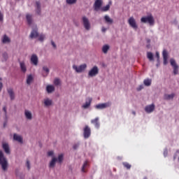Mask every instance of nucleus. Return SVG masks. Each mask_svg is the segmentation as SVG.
<instances>
[{"label": "nucleus", "instance_id": "1", "mask_svg": "<svg viewBox=\"0 0 179 179\" xmlns=\"http://www.w3.org/2000/svg\"><path fill=\"white\" fill-rule=\"evenodd\" d=\"M0 164L1 165V168L3 171L7 170L8 161L6 158L4 157L3 153L1 150H0Z\"/></svg>", "mask_w": 179, "mask_h": 179}, {"label": "nucleus", "instance_id": "2", "mask_svg": "<svg viewBox=\"0 0 179 179\" xmlns=\"http://www.w3.org/2000/svg\"><path fill=\"white\" fill-rule=\"evenodd\" d=\"M143 23H149L150 25L152 26L155 24V20L152 15L148 17H143L141 20Z\"/></svg>", "mask_w": 179, "mask_h": 179}, {"label": "nucleus", "instance_id": "3", "mask_svg": "<svg viewBox=\"0 0 179 179\" xmlns=\"http://www.w3.org/2000/svg\"><path fill=\"white\" fill-rule=\"evenodd\" d=\"M99 73V69L96 66H94L88 73V76L90 78L94 77Z\"/></svg>", "mask_w": 179, "mask_h": 179}, {"label": "nucleus", "instance_id": "4", "mask_svg": "<svg viewBox=\"0 0 179 179\" xmlns=\"http://www.w3.org/2000/svg\"><path fill=\"white\" fill-rule=\"evenodd\" d=\"M83 23L85 29L86 30L89 31L91 28V24H90V22L88 18L86 17L85 16H84L83 17Z\"/></svg>", "mask_w": 179, "mask_h": 179}, {"label": "nucleus", "instance_id": "5", "mask_svg": "<svg viewBox=\"0 0 179 179\" xmlns=\"http://www.w3.org/2000/svg\"><path fill=\"white\" fill-rule=\"evenodd\" d=\"M171 66L173 67V73L174 75H177L178 73V66L176 64V62L175 59H171L170 60Z\"/></svg>", "mask_w": 179, "mask_h": 179}, {"label": "nucleus", "instance_id": "6", "mask_svg": "<svg viewBox=\"0 0 179 179\" xmlns=\"http://www.w3.org/2000/svg\"><path fill=\"white\" fill-rule=\"evenodd\" d=\"M87 68V65L86 64H83V65H80V66H77L76 65H73V69L74 70H76V71L77 73H81L83 72L85 69Z\"/></svg>", "mask_w": 179, "mask_h": 179}, {"label": "nucleus", "instance_id": "7", "mask_svg": "<svg viewBox=\"0 0 179 179\" xmlns=\"http://www.w3.org/2000/svg\"><path fill=\"white\" fill-rule=\"evenodd\" d=\"M83 131H84L83 135L85 138H88L91 135L90 128L87 125H86Z\"/></svg>", "mask_w": 179, "mask_h": 179}, {"label": "nucleus", "instance_id": "8", "mask_svg": "<svg viewBox=\"0 0 179 179\" xmlns=\"http://www.w3.org/2000/svg\"><path fill=\"white\" fill-rule=\"evenodd\" d=\"M129 25L134 29H138V26L136 24V22L135 20V19L131 17L129 18V21H128Z\"/></svg>", "mask_w": 179, "mask_h": 179}, {"label": "nucleus", "instance_id": "9", "mask_svg": "<svg viewBox=\"0 0 179 179\" xmlns=\"http://www.w3.org/2000/svg\"><path fill=\"white\" fill-rule=\"evenodd\" d=\"M155 108V106L154 104H152V105L147 106L145 110L148 113H150L154 111Z\"/></svg>", "mask_w": 179, "mask_h": 179}, {"label": "nucleus", "instance_id": "10", "mask_svg": "<svg viewBox=\"0 0 179 179\" xmlns=\"http://www.w3.org/2000/svg\"><path fill=\"white\" fill-rule=\"evenodd\" d=\"M101 6H102V0H96L94 5V10L97 11L98 9H99Z\"/></svg>", "mask_w": 179, "mask_h": 179}, {"label": "nucleus", "instance_id": "11", "mask_svg": "<svg viewBox=\"0 0 179 179\" xmlns=\"http://www.w3.org/2000/svg\"><path fill=\"white\" fill-rule=\"evenodd\" d=\"M110 104L109 103H100L96 106V108L97 109H103L106 108L108 106H110Z\"/></svg>", "mask_w": 179, "mask_h": 179}, {"label": "nucleus", "instance_id": "12", "mask_svg": "<svg viewBox=\"0 0 179 179\" xmlns=\"http://www.w3.org/2000/svg\"><path fill=\"white\" fill-rule=\"evenodd\" d=\"M38 62V59L36 55H33L31 57V62L35 66H37Z\"/></svg>", "mask_w": 179, "mask_h": 179}, {"label": "nucleus", "instance_id": "13", "mask_svg": "<svg viewBox=\"0 0 179 179\" xmlns=\"http://www.w3.org/2000/svg\"><path fill=\"white\" fill-rule=\"evenodd\" d=\"M163 58H164V64L166 65L168 64V52L166 50L163 51Z\"/></svg>", "mask_w": 179, "mask_h": 179}, {"label": "nucleus", "instance_id": "14", "mask_svg": "<svg viewBox=\"0 0 179 179\" xmlns=\"http://www.w3.org/2000/svg\"><path fill=\"white\" fill-rule=\"evenodd\" d=\"M2 148L6 154L9 155L10 153L9 145L8 143H3Z\"/></svg>", "mask_w": 179, "mask_h": 179}, {"label": "nucleus", "instance_id": "15", "mask_svg": "<svg viewBox=\"0 0 179 179\" xmlns=\"http://www.w3.org/2000/svg\"><path fill=\"white\" fill-rule=\"evenodd\" d=\"M13 139H14L15 141H16L20 143H23V139H22V136H19V135H17V134H15L13 135Z\"/></svg>", "mask_w": 179, "mask_h": 179}, {"label": "nucleus", "instance_id": "16", "mask_svg": "<svg viewBox=\"0 0 179 179\" xmlns=\"http://www.w3.org/2000/svg\"><path fill=\"white\" fill-rule=\"evenodd\" d=\"M36 13L38 15H41V3L39 1H36Z\"/></svg>", "mask_w": 179, "mask_h": 179}, {"label": "nucleus", "instance_id": "17", "mask_svg": "<svg viewBox=\"0 0 179 179\" xmlns=\"http://www.w3.org/2000/svg\"><path fill=\"white\" fill-rule=\"evenodd\" d=\"M24 115L27 120H31L32 119L31 113L27 110L24 111Z\"/></svg>", "mask_w": 179, "mask_h": 179}, {"label": "nucleus", "instance_id": "18", "mask_svg": "<svg viewBox=\"0 0 179 179\" xmlns=\"http://www.w3.org/2000/svg\"><path fill=\"white\" fill-rule=\"evenodd\" d=\"M99 117H96L94 120H92L91 122L95 125V127L99 128L100 127V124L99 122Z\"/></svg>", "mask_w": 179, "mask_h": 179}, {"label": "nucleus", "instance_id": "19", "mask_svg": "<svg viewBox=\"0 0 179 179\" xmlns=\"http://www.w3.org/2000/svg\"><path fill=\"white\" fill-rule=\"evenodd\" d=\"M176 94L174 93L171 94H165L164 95V99L166 100H171L173 99L175 97Z\"/></svg>", "mask_w": 179, "mask_h": 179}, {"label": "nucleus", "instance_id": "20", "mask_svg": "<svg viewBox=\"0 0 179 179\" xmlns=\"http://www.w3.org/2000/svg\"><path fill=\"white\" fill-rule=\"evenodd\" d=\"M26 18H27L28 24L31 25L32 24V15H29V14H27L26 15Z\"/></svg>", "mask_w": 179, "mask_h": 179}, {"label": "nucleus", "instance_id": "21", "mask_svg": "<svg viewBox=\"0 0 179 179\" xmlns=\"http://www.w3.org/2000/svg\"><path fill=\"white\" fill-rule=\"evenodd\" d=\"M38 36V34L37 30H33L30 34V38H36Z\"/></svg>", "mask_w": 179, "mask_h": 179}, {"label": "nucleus", "instance_id": "22", "mask_svg": "<svg viewBox=\"0 0 179 179\" xmlns=\"http://www.w3.org/2000/svg\"><path fill=\"white\" fill-rule=\"evenodd\" d=\"M46 90H47L48 93L50 94L55 91V87L52 85H48L46 87Z\"/></svg>", "mask_w": 179, "mask_h": 179}, {"label": "nucleus", "instance_id": "23", "mask_svg": "<svg viewBox=\"0 0 179 179\" xmlns=\"http://www.w3.org/2000/svg\"><path fill=\"white\" fill-rule=\"evenodd\" d=\"M8 93L10 95V99L13 100L15 99V94H14L13 90L12 89H8Z\"/></svg>", "mask_w": 179, "mask_h": 179}, {"label": "nucleus", "instance_id": "24", "mask_svg": "<svg viewBox=\"0 0 179 179\" xmlns=\"http://www.w3.org/2000/svg\"><path fill=\"white\" fill-rule=\"evenodd\" d=\"M92 100V99L90 98L88 99V101H86V103L83 106V108H85V109L89 108L90 104H91Z\"/></svg>", "mask_w": 179, "mask_h": 179}, {"label": "nucleus", "instance_id": "25", "mask_svg": "<svg viewBox=\"0 0 179 179\" xmlns=\"http://www.w3.org/2000/svg\"><path fill=\"white\" fill-rule=\"evenodd\" d=\"M10 38L6 35H4L3 37V39H2V43H10Z\"/></svg>", "mask_w": 179, "mask_h": 179}, {"label": "nucleus", "instance_id": "26", "mask_svg": "<svg viewBox=\"0 0 179 179\" xmlns=\"http://www.w3.org/2000/svg\"><path fill=\"white\" fill-rule=\"evenodd\" d=\"M20 68L22 72L25 73L27 71V68L24 62L20 63Z\"/></svg>", "mask_w": 179, "mask_h": 179}, {"label": "nucleus", "instance_id": "27", "mask_svg": "<svg viewBox=\"0 0 179 179\" xmlns=\"http://www.w3.org/2000/svg\"><path fill=\"white\" fill-rule=\"evenodd\" d=\"M33 80H34L33 76L31 75H29L27 78V83L28 85H30L33 81Z\"/></svg>", "mask_w": 179, "mask_h": 179}, {"label": "nucleus", "instance_id": "28", "mask_svg": "<svg viewBox=\"0 0 179 179\" xmlns=\"http://www.w3.org/2000/svg\"><path fill=\"white\" fill-rule=\"evenodd\" d=\"M152 84V80L151 79H145L144 80V85L145 86H150Z\"/></svg>", "mask_w": 179, "mask_h": 179}, {"label": "nucleus", "instance_id": "29", "mask_svg": "<svg viewBox=\"0 0 179 179\" xmlns=\"http://www.w3.org/2000/svg\"><path fill=\"white\" fill-rule=\"evenodd\" d=\"M44 103L45 106H49L52 105V101L50 100L49 99H45L44 100Z\"/></svg>", "mask_w": 179, "mask_h": 179}, {"label": "nucleus", "instance_id": "30", "mask_svg": "<svg viewBox=\"0 0 179 179\" xmlns=\"http://www.w3.org/2000/svg\"><path fill=\"white\" fill-rule=\"evenodd\" d=\"M57 161V159L54 157L50 163V167H54L55 166V162Z\"/></svg>", "mask_w": 179, "mask_h": 179}, {"label": "nucleus", "instance_id": "31", "mask_svg": "<svg viewBox=\"0 0 179 179\" xmlns=\"http://www.w3.org/2000/svg\"><path fill=\"white\" fill-rule=\"evenodd\" d=\"M104 19L107 23L112 24L113 22V20L109 17V16L106 15L104 17Z\"/></svg>", "mask_w": 179, "mask_h": 179}, {"label": "nucleus", "instance_id": "32", "mask_svg": "<svg viewBox=\"0 0 179 179\" xmlns=\"http://www.w3.org/2000/svg\"><path fill=\"white\" fill-rule=\"evenodd\" d=\"M110 47L108 45H106L103 47L102 48V51L103 52V53L106 54L109 50Z\"/></svg>", "mask_w": 179, "mask_h": 179}, {"label": "nucleus", "instance_id": "33", "mask_svg": "<svg viewBox=\"0 0 179 179\" xmlns=\"http://www.w3.org/2000/svg\"><path fill=\"white\" fill-rule=\"evenodd\" d=\"M148 58L150 62L154 61V56L152 52H148Z\"/></svg>", "mask_w": 179, "mask_h": 179}, {"label": "nucleus", "instance_id": "34", "mask_svg": "<svg viewBox=\"0 0 179 179\" xmlns=\"http://www.w3.org/2000/svg\"><path fill=\"white\" fill-rule=\"evenodd\" d=\"M54 84L56 86L59 85L61 84L60 80L59 78H55V80H54Z\"/></svg>", "mask_w": 179, "mask_h": 179}, {"label": "nucleus", "instance_id": "35", "mask_svg": "<svg viewBox=\"0 0 179 179\" xmlns=\"http://www.w3.org/2000/svg\"><path fill=\"white\" fill-rule=\"evenodd\" d=\"M122 164H123L125 168H127V169H130L131 167V165L127 163V162H123Z\"/></svg>", "mask_w": 179, "mask_h": 179}, {"label": "nucleus", "instance_id": "36", "mask_svg": "<svg viewBox=\"0 0 179 179\" xmlns=\"http://www.w3.org/2000/svg\"><path fill=\"white\" fill-rule=\"evenodd\" d=\"M109 9H110V5H107L106 6L103 7L101 8V10L103 12H106V11L109 10Z\"/></svg>", "mask_w": 179, "mask_h": 179}, {"label": "nucleus", "instance_id": "37", "mask_svg": "<svg viewBox=\"0 0 179 179\" xmlns=\"http://www.w3.org/2000/svg\"><path fill=\"white\" fill-rule=\"evenodd\" d=\"M76 1L77 0H66V3L70 5L76 3Z\"/></svg>", "mask_w": 179, "mask_h": 179}, {"label": "nucleus", "instance_id": "38", "mask_svg": "<svg viewBox=\"0 0 179 179\" xmlns=\"http://www.w3.org/2000/svg\"><path fill=\"white\" fill-rule=\"evenodd\" d=\"M64 159V155L62 154L59 155L58 157V162L59 163H62V162L63 161Z\"/></svg>", "mask_w": 179, "mask_h": 179}, {"label": "nucleus", "instance_id": "39", "mask_svg": "<svg viewBox=\"0 0 179 179\" xmlns=\"http://www.w3.org/2000/svg\"><path fill=\"white\" fill-rule=\"evenodd\" d=\"M2 57H3V61H6L8 59V54L6 52H4L2 55Z\"/></svg>", "mask_w": 179, "mask_h": 179}, {"label": "nucleus", "instance_id": "40", "mask_svg": "<svg viewBox=\"0 0 179 179\" xmlns=\"http://www.w3.org/2000/svg\"><path fill=\"white\" fill-rule=\"evenodd\" d=\"M43 69L44 71L46 72V75L45 76H48V74L50 72L49 69L47 66H43Z\"/></svg>", "mask_w": 179, "mask_h": 179}, {"label": "nucleus", "instance_id": "41", "mask_svg": "<svg viewBox=\"0 0 179 179\" xmlns=\"http://www.w3.org/2000/svg\"><path fill=\"white\" fill-rule=\"evenodd\" d=\"M87 165H88V162L86 161V162L84 163V164H83V168H82V171H83V172H85V168L87 167Z\"/></svg>", "mask_w": 179, "mask_h": 179}, {"label": "nucleus", "instance_id": "42", "mask_svg": "<svg viewBox=\"0 0 179 179\" xmlns=\"http://www.w3.org/2000/svg\"><path fill=\"white\" fill-rule=\"evenodd\" d=\"M156 57L157 58V62L159 63L160 62V55L159 52H156Z\"/></svg>", "mask_w": 179, "mask_h": 179}, {"label": "nucleus", "instance_id": "43", "mask_svg": "<svg viewBox=\"0 0 179 179\" xmlns=\"http://www.w3.org/2000/svg\"><path fill=\"white\" fill-rule=\"evenodd\" d=\"M44 38H45V36H44V35H41V36H39V38H38V40H39L40 41H43L44 40Z\"/></svg>", "mask_w": 179, "mask_h": 179}, {"label": "nucleus", "instance_id": "44", "mask_svg": "<svg viewBox=\"0 0 179 179\" xmlns=\"http://www.w3.org/2000/svg\"><path fill=\"white\" fill-rule=\"evenodd\" d=\"M144 88V86L143 85H140L138 88H137V90L138 91H141V90H143Z\"/></svg>", "mask_w": 179, "mask_h": 179}, {"label": "nucleus", "instance_id": "45", "mask_svg": "<svg viewBox=\"0 0 179 179\" xmlns=\"http://www.w3.org/2000/svg\"><path fill=\"white\" fill-rule=\"evenodd\" d=\"M27 166L28 169L29 170L30 169V162L29 160L27 161Z\"/></svg>", "mask_w": 179, "mask_h": 179}, {"label": "nucleus", "instance_id": "46", "mask_svg": "<svg viewBox=\"0 0 179 179\" xmlns=\"http://www.w3.org/2000/svg\"><path fill=\"white\" fill-rule=\"evenodd\" d=\"M53 154H54L53 151H50V152H48V155L49 157L52 156Z\"/></svg>", "mask_w": 179, "mask_h": 179}, {"label": "nucleus", "instance_id": "47", "mask_svg": "<svg viewBox=\"0 0 179 179\" xmlns=\"http://www.w3.org/2000/svg\"><path fill=\"white\" fill-rule=\"evenodd\" d=\"M78 146H79V143H78V144H75L74 145H73V149H77L78 148Z\"/></svg>", "mask_w": 179, "mask_h": 179}, {"label": "nucleus", "instance_id": "48", "mask_svg": "<svg viewBox=\"0 0 179 179\" xmlns=\"http://www.w3.org/2000/svg\"><path fill=\"white\" fill-rule=\"evenodd\" d=\"M3 14L0 11V21L3 20Z\"/></svg>", "mask_w": 179, "mask_h": 179}, {"label": "nucleus", "instance_id": "49", "mask_svg": "<svg viewBox=\"0 0 179 179\" xmlns=\"http://www.w3.org/2000/svg\"><path fill=\"white\" fill-rule=\"evenodd\" d=\"M51 43H52V45L55 48H57L55 43L52 41H51Z\"/></svg>", "mask_w": 179, "mask_h": 179}, {"label": "nucleus", "instance_id": "50", "mask_svg": "<svg viewBox=\"0 0 179 179\" xmlns=\"http://www.w3.org/2000/svg\"><path fill=\"white\" fill-rule=\"evenodd\" d=\"M3 110L4 111L5 115H6V106H4V107L3 108Z\"/></svg>", "mask_w": 179, "mask_h": 179}, {"label": "nucleus", "instance_id": "51", "mask_svg": "<svg viewBox=\"0 0 179 179\" xmlns=\"http://www.w3.org/2000/svg\"><path fill=\"white\" fill-rule=\"evenodd\" d=\"M3 87V84L0 82V92L1 91Z\"/></svg>", "mask_w": 179, "mask_h": 179}, {"label": "nucleus", "instance_id": "52", "mask_svg": "<svg viewBox=\"0 0 179 179\" xmlns=\"http://www.w3.org/2000/svg\"><path fill=\"white\" fill-rule=\"evenodd\" d=\"M106 31V29L104 28V27H103V28H102V31H103V32H105Z\"/></svg>", "mask_w": 179, "mask_h": 179}, {"label": "nucleus", "instance_id": "53", "mask_svg": "<svg viewBox=\"0 0 179 179\" xmlns=\"http://www.w3.org/2000/svg\"><path fill=\"white\" fill-rule=\"evenodd\" d=\"M111 4H112V2L110 1L108 5H110H110H111Z\"/></svg>", "mask_w": 179, "mask_h": 179}, {"label": "nucleus", "instance_id": "54", "mask_svg": "<svg viewBox=\"0 0 179 179\" xmlns=\"http://www.w3.org/2000/svg\"><path fill=\"white\" fill-rule=\"evenodd\" d=\"M132 113L136 115V112L135 111H133Z\"/></svg>", "mask_w": 179, "mask_h": 179}, {"label": "nucleus", "instance_id": "55", "mask_svg": "<svg viewBox=\"0 0 179 179\" xmlns=\"http://www.w3.org/2000/svg\"><path fill=\"white\" fill-rule=\"evenodd\" d=\"M148 43H150V39H149V40H148Z\"/></svg>", "mask_w": 179, "mask_h": 179}, {"label": "nucleus", "instance_id": "56", "mask_svg": "<svg viewBox=\"0 0 179 179\" xmlns=\"http://www.w3.org/2000/svg\"><path fill=\"white\" fill-rule=\"evenodd\" d=\"M159 63V62H158ZM159 63L157 65V66H159Z\"/></svg>", "mask_w": 179, "mask_h": 179}, {"label": "nucleus", "instance_id": "57", "mask_svg": "<svg viewBox=\"0 0 179 179\" xmlns=\"http://www.w3.org/2000/svg\"><path fill=\"white\" fill-rule=\"evenodd\" d=\"M144 179H148V178L146 177H145Z\"/></svg>", "mask_w": 179, "mask_h": 179}, {"label": "nucleus", "instance_id": "58", "mask_svg": "<svg viewBox=\"0 0 179 179\" xmlns=\"http://www.w3.org/2000/svg\"><path fill=\"white\" fill-rule=\"evenodd\" d=\"M5 125H6V124L4 123V124H3V126L5 127Z\"/></svg>", "mask_w": 179, "mask_h": 179}, {"label": "nucleus", "instance_id": "59", "mask_svg": "<svg viewBox=\"0 0 179 179\" xmlns=\"http://www.w3.org/2000/svg\"><path fill=\"white\" fill-rule=\"evenodd\" d=\"M178 29H179V26H178Z\"/></svg>", "mask_w": 179, "mask_h": 179}]
</instances>
